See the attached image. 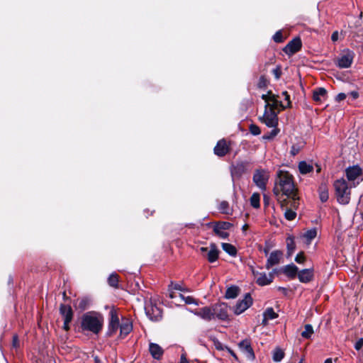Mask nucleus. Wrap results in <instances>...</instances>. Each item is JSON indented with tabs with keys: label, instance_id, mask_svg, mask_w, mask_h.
Returning <instances> with one entry per match:
<instances>
[{
	"label": "nucleus",
	"instance_id": "obj_10",
	"mask_svg": "<svg viewBox=\"0 0 363 363\" xmlns=\"http://www.w3.org/2000/svg\"><path fill=\"white\" fill-rule=\"evenodd\" d=\"M233 224L225 221L217 222L214 224L213 232L216 235L223 239H226L229 236V233L224 230L230 229Z\"/></svg>",
	"mask_w": 363,
	"mask_h": 363
},
{
	"label": "nucleus",
	"instance_id": "obj_32",
	"mask_svg": "<svg viewBox=\"0 0 363 363\" xmlns=\"http://www.w3.org/2000/svg\"><path fill=\"white\" fill-rule=\"evenodd\" d=\"M287 255L291 256L296 249L295 242L293 238L289 237L286 239Z\"/></svg>",
	"mask_w": 363,
	"mask_h": 363
},
{
	"label": "nucleus",
	"instance_id": "obj_23",
	"mask_svg": "<svg viewBox=\"0 0 363 363\" xmlns=\"http://www.w3.org/2000/svg\"><path fill=\"white\" fill-rule=\"evenodd\" d=\"M298 278L302 283H308L313 278V269H302L298 273Z\"/></svg>",
	"mask_w": 363,
	"mask_h": 363
},
{
	"label": "nucleus",
	"instance_id": "obj_48",
	"mask_svg": "<svg viewBox=\"0 0 363 363\" xmlns=\"http://www.w3.org/2000/svg\"><path fill=\"white\" fill-rule=\"evenodd\" d=\"M272 91H269L267 94H262V99L265 101L267 104L270 103L272 99Z\"/></svg>",
	"mask_w": 363,
	"mask_h": 363
},
{
	"label": "nucleus",
	"instance_id": "obj_34",
	"mask_svg": "<svg viewBox=\"0 0 363 363\" xmlns=\"http://www.w3.org/2000/svg\"><path fill=\"white\" fill-rule=\"evenodd\" d=\"M118 278H119V277L117 274L112 273L108 279V284L113 288H118Z\"/></svg>",
	"mask_w": 363,
	"mask_h": 363
},
{
	"label": "nucleus",
	"instance_id": "obj_60",
	"mask_svg": "<svg viewBox=\"0 0 363 363\" xmlns=\"http://www.w3.org/2000/svg\"><path fill=\"white\" fill-rule=\"evenodd\" d=\"M268 320H269V319H268V318H267V317H266V316H264L262 324L263 325H264V326H265V325H267V323H268Z\"/></svg>",
	"mask_w": 363,
	"mask_h": 363
},
{
	"label": "nucleus",
	"instance_id": "obj_30",
	"mask_svg": "<svg viewBox=\"0 0 363 363\" xmlns=\"http://www.w3.org/2000/svg\"><path fill=\"white\" fill-rule=\"evenodd\" d=\"M298 170L301 174H306L313 170V165L307 163L306 161H301L298 163Z\"/></svg>",
	"mask_w": 363,
	"mask_h": 363
},
{
	"label": "nucleus",
	"instance_id": "obj_56",
	"mask_svg": "<svg viewBox=\"0 0 363 363\" xmlns=\"http://www.w3.org/2000/svg\"><path fill=\"white\" fill-rule=\"evenodd\" d=\"M350 95L352 96L353 99H356L359 97V93L355 91H351Z\"/></svg>",
	"mask_w": 363,
	"mask_h": 363
},
{
	"label": "nucleus",
	"instance_id": "obj_55",
	"mask_svg": "<svg viewBox=\"0 0 363 363\" xmlns=\"http://www.w3.org/2000/svg\"><path fill=\"white\" fill-rule=\"evenodd\" d=\"M296 145H293L291 147V153L293 155H296L298 152V149L296 148Z\"/></svg>",
	"mask_w": 363,
	"mask_h": 363
},
{
	"label": "nucleus",
	"instance_id": "obj_62",
	"mask_svg": "<svg viewBox=\"0 0 363 363\" xmlns=\"http://www.w3.org/2000/svg\"><path fill=\"white\" fill-rule=\"evenodd\" d=\"M264 201L265 204L268 203V198L266 195H264Z\"/></svg>",
	"mask_w": 363,
	"mask_h": 363
},
{
	"label": "nucleus",
	"instance_id": "obj_6",
	"mask_svg": "<svg viewBox=\"0 0 363 363\" xmlns=\"http://www.w3.org/2000/svg\"><path fill=\"white\" fill-rule=\"evenodd\" d=\"M269 178V173L266 170L257 169L253 174L252 180L259 189L265 191Z\"/></svg>",
	"mask_w": 363,
	"mask_h": 363
},
{
	"label": "nucleus",
	"instance_id": "obj_26",
	"mask_svg": "<svg viewBox=\"0 0 363 363\" xmlns=\"http://www.w3.org/2000/svg\"><path fill=\"white\" fill-rule=\"evenodd\" d=\"M327 95V91L325 88L320 87L315 89L313 92V99L316 102H320Z\"/></svg>",
	"mask_w": 363,
	"mask_h": 363
},
{
	"label": "nucleus",
	"instance_id": "obj_43",
	"mask_svg": "<svg viewBox=\"0 0 363 363\" xmlns=\"http://www.w3.org/2000/svg\"><path fill=\"white\" fill-rule=\"evenodd\" d=\"M273 40L276 43H282L284 41V38L281 30H279L275 33V34L273 36Z\"/></svg>",
	"mask_w": 363,
	"mask_h": 363
},
{
	"label": "nucleus",
	"instance_id": "obj_28",
	"mask_svg": "<svg viewBox=\"0 0 363 363\" xmlns=\"http://www.w3.org/2000/svg\"><path fill=\"white\" fill-rule=\"evenodd\" d=\"M119 328H120V336L121 338H123L131 332V330L133 329V326H132V324L129 321L126 320L125 322L121 324Z\"/></svg>",
	"mask_w": 363,
	"mask_h": 363
},
{
	"label": "nucleus",
	"instance_id": "obj_25",
	"mask_svg": "<svg viewBox=\"0 0 363 363\" xmlns=\"http://www.w3.org/2000/svg\"><path fill=\"white\" fill-rule=\"evenodd\" d=\"M298 268L294 264L286 265L282 271L290 279H294L298 274Z\"/></svg>",
	"mask_w": 363,
	"mask_h": 363
},
{
	"label": "nucleus",
	"instance_id": "obj_24",
	"mask_svg": "<svg viewBox=\"0 0 363 363\" xmlns=\"http://www.w3.org/2000/svg\"><path fill=\"white\" fill-rule=\"evenodd\" d=\"M149 352L155 359H161L164 353L163 349L159 345L152 342L149 345Z\"/></svg>",
	"mask_w": 363,
	"mask_h": 363
},
{
	"label": "nucleus",
	"instance_id": "obj_35",
	"mask_svg": "<svg viewBox=\"0 0 363 363\" xmlns=\"http://www.w3.org/2000/svg\"><path fill=\"white\" fill-rule=\"evenodd\" d=\"M317 235V230L316 228H312L307 230L304 234L303 237L306 239L308 242H310L313 239H314Z\"/></svg>",
	"mask_w": 363,
	"mask_h": 363
},
{
	"label": "nucleus",
	"instance_id": "obj_49",
	"mask_svg": "<svg viewBox=\"0 0 363 363\" xmlns=\"http://www.w3.org/2000/svg\"><path fill=\"white\" fill-rule=\"evenodd\" d=\"M282 95L284 96L285 100L287 101V104L285 105L286 108L289 107L291 106L289 94L287 91H283Z\"/></svg>",
	"mask_w": 363,
	"mask_h": 363
},
{
	"label": "nucleus",
	"instance_id": "obj_19",
	"mask_svg": "<svg viewBox=\"0 0 363 363\" xmlns=\"http://www.w3.org/2000/svg\"><path fill=\"white\" fill-rule=\"evenodd\" d=\"M194 314L202 319L210 321L212 319H213V310L212 306L211 307H203L201 308H199L196 311H195Z\"/></svg>",
	"mask_w": 363,
	"mask_h": 363
},
{
	"label": "nucleus",
	"instance_id": "obj_47",
	"mask_svg": "<svg viewBox=\"0 0 363 363\" xmlns=\"http://www.w3.org/2000/svg\"><path fill=\"white\" fill-rule=\"evenodd\" d=\"M306 257L303 252H299L295 257V261L298 264H302L305 262Z\"/></svg>",
	"mask_w": 363,
	"mask_h": 363
},
{
	"label": "nucleus",
	"instance_id": "obj_7",
	"mask_svg": "<svg viewBox=\"0 0 363 363\" xmlns=\"http://www.w3.org/2000/svg\"><path fill=\"white\" fill-rule=\"evenodd\" d=\"M145 311L147 316L154 321H157L162 318V310L151 301L145 302Z\"/></svg>",
	"mask_w": 363,
	"mask_h": 363
},
{
	"label": "nucleus",
	"instance_id": "obj_64",
	"mask_svg": "<svg viewBox=\"0 0 363 363\" xmlns=\"http://www.w3.org/2000/svg\"><path fill=\"white\" fill-rule=\"evenodd\" d=\"M247 228H248V225L247 224L244 225L242 226V230H246Z\"/></svg>",
	"mask_w": 363,
	"mask_h": 363
},
{
	"label": "nucleus",
	"instance_id": "obj_59",
	"mask_svg": "<svg viewBox=\"0 0 363 363\" xmlns=\"http://www.w3.org/2000/svg\"><path fill=\"white\" fill-rule=\"evenodd\" d=\"M181 363H189L188 360L184 354L181 357Z\"/></svg>",
	"mask_w": 363,
	"mask_h": 363
},
{
	"label": "nucleus",
	"instance_id": "obj_63",
	"mask_svg": "<svg viewBox=\"0 0 363 363\" xmlns=\"http://www.w3.org/2000/svg\"><path fill=\"white\" fill-rule=\"evenodd\" d=\"M324 363H333L332 359L328 358V359H325Z\"/></svg>",
	"mask_w": 363,
	"mask_h": 363
},
{
	"label": "nucleus",
	"instance_id": "obj_29",
	"mask_svg": "<svg viewBox=\"0 0 363 363\" xmlns=\"http://www.w3.org/2000/svg\"><path fill=\"white\" fill-rule=\"evenodd\" d=\"M319 198L322 202H326L328 200V189L325 184H321L318 189Z\"/></svg>",
	"mask_w": 363,
	"mask_h": 363
},
{
	"label": "nucleus",
	"instance_id": "obj_14",
	"mask_svg": "<svg viewBox=\"0 0 363 363\" xmlns=\"http://www.w3.org/2000/svg\"><path fill=\"white\" fill-rule=\"evenodd\" d=\"M239 349L249 360H254L255 355L251 346L250 341L247 339L243 340L238 344Z\"/></svg>",
	"mask_w": 363,
	"mask_h": 363
},
{
	"label": "nucleus",
	"instance_id": "obj_20",
	"mask_svg": "<svg viewBox=\"0 0 363 363\" xmlns=\"http://www.w3.org/2000/svg\"><path fill=\"white\" fill-rule=\"evenodd\" d=\"M277 96L275 94H272V99L270 103L266 104L265 109L267 110H284L286 108V106L282 104L281 101L277 100Z\"/></svg>",
	"mask_w": 363,
	"mask_h": 363
},
{
	"label": "nucleus",
	"instance_id": "obj_5",
	"mask_svg": "<svg viewBox=\"0 0 363 363\" xmlns=\"http://www.w3.org/2000/svg\"><path fill=\"white\" fill-rule=\"evenodd\" d=\"M199 252L211 263L216 262L220 254V251L215 243H211L209 247H201Z\"/></svg>",
	"mask_w": 363,
	"mask_h": 363
},
{
	"label": "nucleus",
	"instance_id": "obj_51",
	"mask_svg": "<svg viewBox=\"0 0 363 363\" xmlns=\"http://www.w3.org/2000/svg\"><path fill=\"white\" fill-rule=\"evenodd\" d=\"M346 98V94H344V93H340L338 94L336 97H335V100L338 102L341 101H343L344 99H345Z\"/></svg>",
	"mask_w": 363,
	"mask_h": 363
},
{
	"label": "nucleus",
	"instance_id": "obj_12",
	"mask_svg": "<svg viewBox=\"0 0 363 363\" xmlns=\"http://www.w3.org/2000/svg\"><path fill=\"white\" fill-rule=\"evenodd\" d=\"M261 121L269 128H275L278 125L277 113L273 110L265 109L264 116Z\"/></svg>",
	"mask_w": 363,
	"mask_h": 363
},
{
	"label": "nucleus",
	"instance_id": "obj_33",
	"mask_svg": "<svg viewBox=\"0 0 363 363\" xmlns=\"http://www.w3.org/2000/svg\"><path fill=\"white\" fill-rule=\"evenodd\" d=\"M260 195L258 193H254L250 197V204L255 208H258L260 206L259 203Z\"/></svg>",
	"mask_w": 363,
	"mask_h": 363
},
{
	"label": "nucleus",
	"instance_id": "obj_1",
	"mask_svg": "<svg viewBox=\"0 0 363 363\" xmlns=\"http://www.w3.org/2000/svg\"><path fill=\"white\" fill-rule=\"evenodd\" d=\"M274 194L277 197L278 201L282 202L281 208L290 203L292 208L296 209L299 206V196L298 189L296 186L294 177L287 171L279 170L277 172V177L273 189Z\"/></svg>",
	"mask_w": 363,
	"mask_h": 363
},
{
	"label": "nucleus",
	"instance_id": "obj_18",
	"mask_svg": "<svg viewBox=\"0 0 363 363\" xmlns=\"http://www.w3.org/2000/svg\"><path fill=\"white\" fill-rule=\"evenodd\" d=\"M345 172L349 181H354L363 174L362 168L358 165L349 167L346 169Z\"/></svg>",
	"mask_w": 363,
	"mask_h": 363
},
{
	"label": "nucleus",
	"instance_id": "obj_41",
	"mask_svg": "<svg viewBox=\"0 0 363 363\" xmlns=\"http://www.w3.org/2000/svg\"><path fill=\"white\" fill-rule=\"evenodd\" d=\"M269 82L268 80L267 79V78L264 76V75H262L259 79V81H258V84H257V86L259 88V89H263V88H265L267 87V84H268Z\"/></svg>",
	"mask_w": 363,
	"mask_h": 363
},
{
	"label": "nucleus",
	"instance_id": "obj_9",
	"mask_svg": "<svg viewBox=\"0 0 363 363\" xmlns=\"http://www.w3.org/2000/svg\"><path fill=\"white\" fill-rule=\"evenodd\" d=\"M213 318L225 320L228 319V306L225 303H219L212 306Z\"/></svg>",
	"mask_w": 363,
	"mask_h": 363
},
{
	"label": "nucleus",
	"instance_id": "obj_45",
	"mask_svg": "<svg viewBox=\"0 0 363 363\" xmlns=\"http://www.w3.org/2000/svg\"><path fill=\"white\" fill-rule=\"evenodd\" d=\"M279 131V130L278 129H273L267 135H264L263 136V138L267 140H271L278 134Z\"/></svg>",
	"mask_w": 363,
	"mask_h": 363
},
{
	"label": "nucleus",
	"instance_id": "obj_15",
	"mask_svg": "<svg viewBox=\"0 0 363 363\" xmlns=\"http://www.w3.org/2000/svg\"><path fill=\"white\" fill-rule=\"evenodd\" d=\"M354 58V53L347 50L337 58L336 65L340 68H348L351 66Z\"/></svg>",
	"mask_w": 363,
	"mask_h": 363
},
{
	"label": "nucleus",
	"instance_id": "obj_11",
	"mask_svg": "<svg viewBox=\"0 0 363 363\" xmlns=\"http://www.w3.org/2000/svg\"><path fill=\"white\" fill-rule=\"evenodd\" d=\"M252 304V298L250 294H246L244 298L239 301L234 308V313L236 315H240L246 311Z\"/></svg>",
	"mask_w": 363,
	"mask_h": 363
},
{
	"label": "nucleus",
	"instance_id": "obj_54",
	"mask_svg": "<svg viewBox=\"0 0 363 363\" xmlns=\"http://www.w3.org/2000/svg\"><path fill=\"white\" fill-rule=\"evenodd\" d=\"M214 345H215V347H216V348L217 350H223V347L222 344L219 341L215 342Z\"/></svg>",
	"mask_w": 363,
	"mask_h": 363
},
{
	"label": "nucleus",
	"instance_id": "obj_61",
	"mask_svg": "<svg viewBox=\"0 0 363 363\" xmlns=\"http://www.w3.org/2000/svg\"><path fill=\"white\" fill-rule=\"evenodd\" d=\"M169 297H170L171 298H175V297H176V295H175V294H174V292H170V294H169Z\"/></svg>",
	"mask_w": 363,
	"mask_h": 363
},
{
	"label": "nucleus",
	"instance_id": "obj_21",
	"mask_svg": "<svg viewBox=\"0 0 363 363\" xmlns=\"http://www.w3.org/2000/svg\"><path fill=\"white\" fill-rule=\"evenodd\" d=\"M247 163L246 162H238L232 166L231 174L232 176L240 177L244 174L247 169Z\"/></svg>",
	"mask_w": 363,
	"mask_h": 363
},
{
	"label": "nucleus",
	"instance_id": "obj_40",
	"mask_svg": "<svg viewBox=\"0 0 363 363\" xmlns=\"http://www.w3.org/2000/svg\"><path fill=\"white\" fill-rule=\"evenodd\" d=\"M218 209L221 213L228 214L230 211L229 203L225 201H222L219 205Z\"/></svg>",
	"mask_w": 363,
	"mask_h": 363
},
{
	"label": "nucleus",
	"instance_id": "obj_27",
	"mask_svg": "<svg viewBox=\"0 0 363 363\" xmlns=\"http://www.w3.org/2000/svg\"><path fill=\"white\" fill-rule=\"evenodd\" d=\"M240 289L237 286H231L228 287L225 291V298L227 299L235 298L240 294Z\"/></svg>",
	"mask_w": 363,
	"mask_h": 363
},
{
	"label": "nucleus",
	"instance_id": "obj_17",
	"mask_svg": "<svg viewBox=\"0 0 363 363\" xmlns=\"http://www.w3.org/2000/svg\"><path fill=\"white\" fill-rule=\"evenodd\" d=\"M283 257V252L280 250H274L272 252L267 260L266 268L269 269L274 265L280 263L281 259Z\"/></svg>",
	"mask_w": 363,
	"mask_h": 363
},
{
	"label": "nucleus",
	"instance_id": "obj_53",
	"mask_svg": "<svg viewBox=\"0 0 363 363\" xmlns=\"http://www.w3.org/2000/svg\"><path fill=\"white\" fill-rule=\"evenodd\" d=\"M86 301L84 300V299H82L79 301V307L83 310H84L86 308Z\"/></svg>",
	"mask_w": 363,
	"mask_h": 363
},
{
	"label": "nucleus",
	"instance_id": "obj_39",
	"mask_svg": "<svg viewBox=\"0 0 363 363\" xmlns=\"http://www.w3.org/2000/svg\"><path fill=\"white\" fill-rule=\"evenodd\" d=\"M285 218L288 220H293L296 216V213L292 208H286L284 213Z\"/></svg>",
	"mask_w": 363,
	"mask_h": 363
},
{
	"label": "nucleus",
	"instance_id": "obj_3",
	"mask_svg": "<svg viewBox=\"0 0 363 363\" xmlns=\"http://www.w3.org/2000/svg\"><path fill=\"white\" fill-rule=\"evenodd\" d=\"M337 201L341 204H347L350 200V191L347 182L341 178L334 183Z\"/></svg>",
	"mask_w": 363,
	"mask_h": 363
},
{
	"label": "nucleus",
	"instance_id": "obj_31",
	"mask_svg": "<svg viewBox=\"0 0 363 363\" xmlns=\"http://www.w3.org/2000/svg\"><path fill=\"white\" fill-rule=\"evenodd\" d=\"M221 246L223 250L229 255L235 257L237 255V250L234 245L230 243L223 242Z\"/></svg>",
	"mask_w": 363,
	"mask_h": 363
},
{
	"label": "nucleus",
	"instance_id": "obj_44",
	"mask_svg": "<svg viewBox=\"0 0 363 363\" xmlns=\"http://www.w3.org/2000/svg\"><path fill=\"white\" fill-rule=\"evenodd\" d=\"M272 73L274 75L276 79H279L282 74L281 67L280 65H277L276 68L272 70Z\"/></svg>",
	"mask_w": 363,
	"mask_h": 363
},
{
	"label": "nucleus",
	"instance_id": "obj_8",
	"mask_svg": "<svg viewBox=\"0 0 363 363\" xmlns=\"http://www.w3.org/2000/svg\"><path fill=\"white\" fill-rule=\"evenodd\" d=\"M230 145L231 143L225 139L218 140L213 149L214 154L220 157L225 156L230 151Z\"/></svg>",
	"mask_w": 363,
	"mask_h": 363
},
{
	"label": "nucleus",
	"instance_id": "obj_2",
	"mask_svg": "<svg viewBox=\"0 0 363 363\" xmlns=\"http://www.w3.org/2000/svg\"><path fill=\"white\" fill-rule=\"evenodd\" d=\"M104 319L101 315L91 313L84 314L82 320V328L98 334L102 329Z\"/></svg>",
	"mask_w": 363,
	"mask_h": 363
},
{
	"label": "nucleus",
	"instance_id": "obj_4",
	"mask_svg": "<svg viewBox=\"0 0 363 363\" xmlns=\"http://www.w3.org/2000/svg\"><path fill=\"white\" fill-rule=\"evenodd\" d=\"M119 316L118 310L115 307H112L109 311V321L107 330L108 336H113L120 328Z\"/></svg>",
	"mask_w": 363,
	"mask_h": 363
},
{
	"label": "nucleus",
	"instance_id": "obj_38",
	"mask_svg": "<svg viewBox=\"0 0 363 363\" xmlns=\"http://www.w3.org/2000/svg\"><path fill=\"white\" fill-rule=\"evenodd\" d=\"M263 316H266L269 320H273L278 317V314L274 312L272 308H267L264 312Z\"/></svg>",
	"mask_w": 363,
	"mask_h": 363
},
{
	"label": "nucleus",
	"instance_id": "obj_46",
	"mask_svg": "<svg viewBox=\"0 0 363 363\" xmlns=\"http://www.w3.org/2000/svg\"><path fill=\"white\" fill-rule=\"evenodd\" d=\"M179 296V297L181 298L184 300V301H185V303L186 304H192V303H196V300L192 296H186V297H185L184 296H183L181 294Z\"/></svg>",
	"mask_w": 363,
	"mask_h": 363
},
{
	"label": "nucleus",
	"instance_id": "obj_42",
	"mask_svg": "<svg viewBox=\"0 0 363 363\" xmlns=\"http://www.w3.org/2000/svg\"><path fill=\"white\" fill-rule=\"evenodd\" d=\"M250 132L254 135H258L261 133L260 128L255 124H251L249 127Z\"/></svg>",
	"mask_w": 363,
	"mask_h": 363
},
{
	"label": "nucleus",
	"instance_id": "obj_22",
	"mask_svg": "<svg viewBox=\"0 0 363 363\" xmlns=\"http://www.w3.org/2000/svg\"><path fill=\"white\" fill-rule=\"evenodd\" d=\"M257 284L259 286H265L271 284L274 279L273 272H270L268 275L263 273L257 274Z\"/></svg>",
	"mask_w": 363,
	"mask_h": 363
},
{
	"label": "nucleus",
	"instance_id": "obj_37",
	"mask_svg": "<svg viewBox=\"0 0 363 363\" xmlns=\"http://www.w3.org/2000/svg\"><path fill=\"white\" fill-rule=\"evenodd\" d=\"M284 356V352L279 348H276L273 351V360L274 362H280Z\"/></svg>",
	"mask_w": 363,
	"mask_h": 363
},
{
	"label": "nucleus",
	"instance_id": "obj_52",
	"mask_svg": "<svg viewBox=\"0 0 363 363\" xmlns=\"http://www.w3.org/2000/svg\"><path fill=\"white\" fill-rule=\"evenodd\" d=\"M170 286H172L174 289L178 290V291H184V289L182 286L179 284H174L173 282L171 283Z\"/></svg>",
	"mask_w": 363,
	"mask_h": 363
},
{
	"label": "nucleus",
	"instance_id": "obj_16",
	"mask_svg": "<svg viewBox=\"0 0 363 363\" xmlns=\"http://www.w3.org/2000/svg\"><path fill=\"white\" fill-rule=\"evenodd\" d=\"M301 45V39L299 38H295L284 47L283 50L286 54L291 55L300 50Z\"/></svg>",
	"mask_w": 363,
	"mask_h": 363
},
{
	"label": "nucleus",
	"instance_id": "obj_36",
	"mask_svg": "<svg viewBox=\"0 0 363 363\" xmlns=\"http://www.w3.org/2000/svg\"><path fill=\"white\" fill-rule=\"evenodd\" d=\"M313 328L311 325L306 324L304 327V330L301 333V336L304 338L308 339L313 333Z\"/></svg>",
	"mask_w": 363,
	"mask_h": 363
},
{
	"label": "nucleus",
	"instance_id": "obj_50",
	"mask_svg": "<svg viewBox=\"0 0 363 363\" xmlns=\"http://www.w3.org/2000/svg\"><path fill=\"white\" fill-rule=\"evenodd\" d=\"M363 346V338H360L359 339L355 345H354V348L357 350H359Z\"/></svg>",
	"mask_w": 363,
	"mask_h": 363
},
{
	"label": "nucleus",
	"instance_id": "obj_58",
	"mask_svg": "<svg viewBox=\"0 0 363 363\" xmlns=\"http://www.w3.org/2000/svg\"><path fill=\"white\" fill-rule=\"evenodd\" d=\"M13 345L14 347H17L18 345V337L16 336L13 337Z\"/></svg>",
	"mask_w": 363,
	"mask_h": 363
},
{
	"label": "nucleus",
	"instance_id": "obj_13",
	"mask_svg": "<svg viewBox=\"0 0 363 363\" xmlns=\"http://www.w3.org/2000/svg\"><path fill=\"white\" fill-rule=\"evenodd\" d=\"M60 310L64 319L62 328L65 330H68L69 329V323L72 321L73 317L72 309L69 306L61 305Z\"/></svg>",
	"mask_w": 363,
	"mask_h": 363
},
{
	"label": "nucleus",
	"instance_id": "obj_57",
	"mask_svg": "<svg viewBox=\"0 0 363 363\" xmlns=\"http://www.w3.org/2000/svg\"><path fill=\"white\" fill-rule=\"evenodd\" d=\"M338 33L337 31L334 32L332 34L331 39L333 41H336L337 40Z\"/></svg>",
	"mask_w": 363,
	"mask_h": 363
}]
</instances>
